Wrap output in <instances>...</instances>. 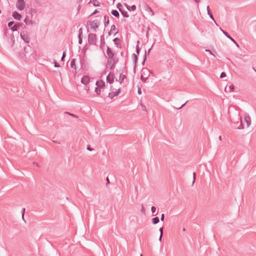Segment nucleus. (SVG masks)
<instances>
[{
    "label": "nucleus",
    "mask_w": 256,
    "mask_h": 256,
    "mask_svg": "<svg viewBox=\"0 0 256 256\" xmlns=\"http://www.w3.org/2000/svg\"><path fill=\"white\" fill-rule=\"evenodd\" d=\"M14 21H11L8 22V26L9 28H12V25L14 24Z\"/></svg>",
    "instance_id": "obj_36"
},
{
    "label": "nucleus",
    "mask_w": 256,
    "mask_h": 256,
    "mask_svg": "<svg viewBox=\"0 0 256 256\" xmlns=\"http://www.w3.org/2000/svg\"><path fill=\"white\" fill-rule=\"evenodd\" d=\"M120 92V89L118 88V90L115 92H109V94H108V96L110 98H112L114 96H118Z\"/></svg>",
    "instance_id": "obj_10"
},
{
    "label": "nucleus",
    "mask_w": 256,
    "mask_h": 256,
    "mask_svg": "<svg viewBox=\"0 0 256 256\" xmlns=\"http://www.w3.org/2000/svg\"><path fill=\"white\" fill-rule=\"evenodd\" d=\"M120 12L124 18H127L129 17V15L126 11L123 10H120Z\"/></svg>",
    "instance_id": "obj_19"
},
{
    "label": "nucleus",
    "mask_w": 256,
    "mask_h": 256,
    "mask_svg": "<svg viewBox=\"0 0 256 256\" xmlns=\"http://www.w3.org/2000/svg\"><path fill=\"white\" fill-rule=\"evenodd\" d=\"M228 88L230 90V92H232L234 89V86L233 84H230Z\"/></svg>",
    "instance_id": "obj_35"
},
{
    "label": "nucleus",
    "mask_w": 256,
    "mask_h": 256,
    "mask_svg": "<svg viewBox=\"0 0 256 256\" xmlns=\"http://www.w3.org/2000/svg\"><path fill=\"white\" fill-rule=\"evenodd\" d=\"M206 10H207V11H208V14L211 20H214V22L216 24L214 19V18L212 14L211 13L210 11V6H208L207 8H206Z\"/></svg>",
    "instance_id": "obj_16"
},
{
    "label": "nucleus",
    "mask_w": 256,
    "mask_h": 256,
    "mask_svg": "<svg viewBox=\"0 0 256 256\" xmlns=\"http://www.w3.org/2000/svg\"><path fill=\"white\" fill-rule=\"evenodd\" d=\"M126 78V76L123 74H120L119 77V80L120 81V82L122 83L124 80Z\"/></svg>",
    "instance_id": "obj_27"
},
{
    "label": "nucleus",
    "mask_w": 256,
    "mask_h": 256,
    "mask_svg": "<svg viewBox=\"0 0 256 256\" xmlns=\"http://www.w3.org/2000/svg\"><path fill=\"white\" fill-rule=\"evenodd\" d=\"M226 76V73L225 72H222L220 75V78H222Z\"/></svg>",
    "instance_id": "obj_37"
},
{
    "label": "nucleus",
    "mask_w": 256,
    "mask_h": 256,
    "mask_svg": "<svg viewBox=\"0 0 256 256\" xmlns=\"http://www.w3.org/2000/svg\"><path fill=\"white\" fill-rule=\"evenodd\" d=\"M141 212L143 213L144 212H145V210H144V207L143 206H142V209H141Z\"/></svg>",
    "instance_id": "obj_63"
},
{
    "label": "nucleus",
    "mask_w": 256,
    "mask_h": 256,
    "mask_svg": "<svg viewBox=\"0 0 256 256\" xmlns=\"http://www.w3.org/2000/svg\"><path fill=\"white\" fill-rule=\"evenodd\" d=\"M136 6L135 5H132V6H129L127 10H128L129 11H134V10H136Z\"/></svg>",
    "instance_id": "obj_28"
},
{
    "label": "nucleus",
    "mask_w": 256,
    "mask_h": 256,
    "mask_svg": "<svg viewBox=\"0 0 256 256\" xmlns=\"http://www.w3.org/2000/svg\"><path fill=\"white\" fill-rule=\"evenodd\" d=\"M87 150L89 151H92L94 150V148H90V146L89 145L87 146Z\"/></svg>",
    "instance_id": "obj_52"
},
{
    "label": "nucleus",
    "mask_w": 256,
    "mask_h": 256,
    "mask_svg": "<svg viewBox=\"0 0 256 256\" xmlns=\"http://www.w3.org/2000/svg\"><path fill=\"white\" fill-rule=\"evenodd\" d=\"M120 39L118 38H114L113 40V42L114 44L116 46H118L119 44L118 42H120Z\"/></svg>",
    "instance_id": "obj_29"
},
{
    "label": "nucleus",
    "mask_w": 256,
    "mask_h": 256,
    "mask_svg": "<svg viewBox=\"0 0 256 256\" xmlns=\"http://www.w3.org/2000/svg\"><path fill=\"white\" fill-rule=\"evenodd\" d=\"M30 12L31 14V15L32 16L34 14H36V10L34 8H30Z\"/></svg>",
    "instance_id": "obj_33"
},
{
    "label": "nucleus",
    "mask_w": 256,
    "mask_h": 256,
    "mask_svg": "<svg viewBox=\"0 0 256 256\" xmlns=\"http://www.w3.org/2000/svg\"><path fill=\"white\" fill-rule=\"evenodd\" d=\"M122 4L120 3H118L116 5V8L118 9V10L120 11V10H122Z\"/></svg>",
    "instance_id": "obj_38"
},
{
    "label": "nucleus",
    "mask_w": 256,
    "mask_h": 256,
    "mask_svg": "<svg viewBox=\"0 0 256 256\" xmlns=\"http://www.w3.org/2000/svg\"><path fill=\"white\" fill-rule=\"evenodd\" d=\"M106 54L110 60H112L114 58L115 54L108 46H107Z\"/></svg>",
    "instance_id": "obj_5"
},
{
    "label": "nucleus",
    "mask_w": 256,
    "mask_h": 256,
    "mask_svg": "<svg viewBox=\"0 0 256 256\" xmlns=\"http://www.w3.org/2000/svg\"><path fill=\"white\" fill-rule=\"evenodd\" d=\"M141 72V74H142L144 76H148V74H150V73H152L148 68H142Z\"/></svg>",
    "instance_id": "obj_14"
},
{
    "label": "nucleus",
    "mask_w": 256,
    "mask_h": 256,
    "mask_svg": "<svg viewBox=\"0 0 256 256\" xmlns=\"http://www.w3.org/2000/svg\"><path fill=\"white\" fill-rule=\"evenodd\" d=\"M153 45H152V46H151L150 48L148 51L146 50H145V54H144V60H143V61L142 62V64L144 66V63H145V62H146V56H148L150 54V52L152 48V47Z\"/></svg>",
    "instance_id": "obj_12"
},
{
    "label": "nucleus",
    "mask_w": 256,
    "mask_h": 256,
    "mask_svg": "<svg viewBox=\"0 0 256 256\" xmlns=\"http://www.w3.org/2000/svg\"><path fill=\"white\" fill-rule=\"evenodd\" d=\"M25 2L24 0H18L16 4V8L19 10H22L25 8Z\"/></svg>",
    "instance_id": "obj_4"
},
{
    "label": "nucleus",
    "mask_w": 256,
    "mask_h": 256,
    "mask_svg": "<svg viewBox=\"0 0 256 256\" xmlns=\"http://www.w3.org/2000/svg\"><path fill=\"white\" fill-rule=\"evenodd\" d=\"M221 30L222 31V33L228 38H229L231 41H232L233 42H236V40L228 34V32L226 31L222 30L220 28Z\"/></svg>",
    "instance_id": "obj_13"
},
{
    "label": "nucleus",
    "mask_w": 256,
    "mask_h": 256,
    "mask_svg": "<svg viewBox=\"0 0 256 256\" xmlns=\"http://www.w3.org/2000/svg\"><path fill=\"white\" fill-rule=\"evenodd\" d=\"M82 37V28H80L78 30V37Z\"/></svg>",
    "instance_id": "obj_34"
},
{
    "label": "nucleus",
    "mask_w": 256,
    "mask_h": 256,
    "mask_svg": "<svg viewBox=\"0 0 256 256\" xmlns=\"http://www.w3.org/2000/svg\"><path fill=\"white\" fill-rule=\"evenodd\" d=\"M139 42H140L138 40L137 42V45L136 46V54H138V55L140 54V48L138 46Z\"/></svg>",
    "instance_id": "obj_30"
},
{
    "label": "nucleus",
    "mask_w": 256,
    "mask_h": 256,
    "mask_svg": "<svg viewBox=\"0 0 256 256\" xmlns=\"http://www.w3.org/2000/svg\"><path fill=\"white\" fill-rule=\"evenodd\" d=\"M160 222V219L158 216L154 217L152 218V222L154 224H158Z\"/></svg>",
    "instance_id": "obj_26"
},
{
    "label": "nucleus",
    "mask_w": 256,
    "mask_h": 256,
    "mask_svg": "<svg viewBox=\"0 0 256 256\" xmlns=\"http://www.w3.org/2000/svg\"><path fill=\"white\" fill-rule=\"evenodd\" d=\"M132 57L134 58V72H135V69H136V64L138 60V57L137 55L136 54H132Z\"/></svg>",
    "instance_id": "obj_18"
},
{
    "label": "nucleus",
    "mask_w": 256,
    "mask_h": 256,
    "mask_svg": "<svg viewBox=\"0 0 256 256\" xmlns=\"http://www.w3.org/2000/svg\"><path fill=\"white\" fill-rule=\"evenodd\" d=\"M111 14L112 16L116 18H118L120 16V14L117 10H112Z\"/></svg>",
    "instance_id": "obj_21"
},
{
    "label": "nucleus",
    "mask_w": 256,
    "mask_h": 256,
    "mask_svg": "<svg viewBox=\"0 0 256 256\" xmlns=\"http://www.w3.org/2000/svg\"><path fill=\"white\" fill-rule=\"evenodd\" d=\"M106 186H107L108 184H110V180L108 177H106Z\"/></svg>",
    "instance_id": "obj_56"
},
{
    "label": "nucleus",
    "mask_w": 256,
    "mask_h": 256,
    "mask_svg": "<svg viewBox=\"0 0 256 256\" xmlns=\"http://www.w3.org/2000/svg\"><path fill=\"white\" fill-rule=\"evenodd\" d=\"M100 22L98 20H94L92 22L88 21L86 22L88 26H90V28L92 29L95 32H96L97 28H98Z\"/></svg>",
    "instance_id": "obj_1"
},
{
    "label": "nucleus",
    "mask_w": 256,
    "mask_h": 256,
    "mask_svg": "<svg viewBox=\"0 0 256 256\" xmlns=\"http://www.w3.org/2000/svg\"><path fill=\"white\" fill-rule=\"evenodd\" d=\"M117 61L114 60V58L112 60V63H114V64L115 65L117 63Z\"/></svg>",
    "instance_id": "obj_59"
},
{
    "label": "nucleus",
    "mask_w": 256,
    "mask_h": 256,
    "mask_svg": "<svg viewBox=\"0 0 256 256\" xmlns=\"http://www.w3.org/2000/svg\"><path fill=\"white\" fill-rule=\"evenodd\" d=\"M70 66L72 68L76 69V60L74 58H73L71 60Z\"/></svg>",
    "instance_id": "obj_22"
},
{
    "label": "nucleus",
    "mask_w": 256,
    "mask_h": 256,
    "mask_svg": "<svg viewBox=\"0 0 256 256\" xmlns=\"http://www.w3.org/2000/svg\"><path fill=\"white\" fill-rule=\"evenodd\" d=\"M92 2V0H90L89 4ZM92 4L95 7H98L100 6V2L98 1L97 0H94L92 1Z\"/></svg>",
    "instance_id": "obj_23"
},
{
    "label": "nucleus",
    "mask_w": 256,
    "mask_h": 256,
    "mask_svg": "<svg viewBox=\"0 0 256 256\" xmlns=\"http://www.w3.org/2000/svg\"><path fill=\"white\" fill-rule=\"evenodd\" d=\"M90 81V78L88 76H84L81 79V82L84 84H87Z\"/></svg>",
    "instance_id": "obj_6"
},
{
    "label": "nucleus",
    "mask_w": 256,
    "mask_h": 256,
    "mask_svg": "<svg viewBox=\"0 0 256 256\" xmlns=\"http://www.w3.org/2000/svg\"><path fill=\"white\" fill-rule=\"evenodd\" d=\"M54 66L55 68H60V65L56 61H54Z\"/></svg>",
    "instance_id": "obj_46"
},
{
    "label": "nucleus",
    "mask_w": 256,
    "mask_h": 256,
    "mask_svg": "<svg viewBox=\"0 0 256 256\" xmlns=\"http://www.w3.org/2000/svg\"><path fill=\"white\" fill-rule=\"evenodd\" d=\"M96 86L100 88H102L105 86V82L102 80H99L96 81Z\"/></svg>",
    "instance_id": "obj_11"
},
{
    "label": "nucleus",
    "mask_w": 256,
    "mask_h": 256,
    "mask_svg": "<svg viewBox=\"0 0 256 256\" xmlns=\"http://www.w3.org/2000/svg\"><path fill=\"white\" fill-rule=\"evenodd\" d=\"M188 102V100L186 101V102H184V104H182L180 108H176L177 109V110H180L181 109L182 107H184L185 104Z\"/></svg>",
    "instance_id": "obj_45"
},
{
    "label": "nucleus",
    "mask_w": 256,
    "mask_h": 256,
    "mask_svg": "<svg viewBox=\"0 0 256 256\" xmlns=\"http://www.w3.org/2000/svg\"><path fill=\"white\" fill-rule=\"evenodd\" d=\"M78 44H81L82 42V37H78Z\"/></svg>",
    "instance_id": "obj_47"
},
{
    "label": "nucleus",
    "mask_w": 256,
    "mask_h": 256,
    "mask_svg": "<svg viewBox=\"0 0 256 256\" xmlns=\"http://www.w3.org/2000/svg\"><path fill=\"white\" fill-rule=\"evenodd\" d=\"M206 51L208 52H210V54H212V55H213L214 56V54L212 53V52L210 50H206Z\"/></svg>",
    "instance_id": "obj_61"
},
{
    "label": "nucleus",
    "mask_w": 256,
    "mask_h": 256,
    "mask_svg": "<svg viewBox=\"0 0 256 256\" xmlns=\"http://www.w3.org/2000/svg\"><path fill=\"white\" fill-rule=\"evenodd\" d=\"M25 211H26V208H22V214L23 215V216H24V212H25Z\"/></svg>",
    "instance_id": "obj_53"
},
{
    "label": "nucleus",
    "mask_w": 256,
    "mask_h": 256,
    "mask_svg": "<svg viewBox=\"0 0 256 256\" xmlns=\"http://www.w3.org/2000/svg\"><path fill=\"white\" fill-rule=\"evenodd\" d=\"M150 76V74H148V76H144L142 74H141V76H140V80L144 82H148V76Z\"/></svg>",
    "instance_id": "obj_25"
},
{
    "label": "nucleus",
    "mask_w": 256,
    "mask_h": 256,
    "mask_svg": "<svg viewBox=\"0 0 256 256\" xmlns=\"http://www.w3.org/2000/svg\"><path fill=\"white\" fill-rule=\"evenodd\" d=\"M10 38H11V40H12V44H14V35H12V36H10Z\"/></svg>",
    "instance_id": "obj_49"
},
{
    "label": "nucleus",
    "mask_w": 256,
    "mask_h": 256,
    "mask_svg": "<svg viewBox=\"0 0 256 256\" xmlns=\"http://www.w3.org/2000/svg\"><path fill=\"white\" fill-rule=\"evenodd\" d=\"M196 178V173L194 172L193 173V182H192V185L194 184V183L195 182Z\"/></svg>",
    "instance_id": "obj_40"
},
{
    "label": "nucleus",
    "mask_w": 256,
    "mask_h": 256,
    "mask_svg": "<svg viewBox=\"0 0 256 256\" xmlns=\"http://www.w3.org/2000/svg\"><path fill=\"white\" fill-rule=\"evenodd\" d=\"M206 51L208 52H210V54H212V55H213L214 56V54L212 53V52L210 50H206Z\"/></svg>",
    "instance_id": "obj_62"
},
{
    "label": "nucleus",
    "mask_w": 256,
    "mask_h": 256,
    "mask_svg": "<svg viewBox=\"0 0 256 256\" xmlns=\"http://www.w3.org/2000/svg\"><path fill=\"white\" fill-rule=\"evenodd\" d=\"M162 234H160V238L158 239L160 242H162Z\"/></svg>",
    "instance_id": "obj_64"
},
{
    "label": "nucleus",
    "mask_w": 256,
    "mask_h": 256,
    "mask_svg": "<svg viewBox=\"0 0 256 256\" xmlns=\"http://www.w3.org/2000/svg\"><path fill=\"white\" fill-rule=\"evenodd\" d=\"M159 231H160V234H163V227L160 228L159 229Z\"/></svg>",
    "instance_id": "obj_55"
},
{
    "label": "nucleus",
    "mask_w": 256,
    "mask_h": 256,
    "mask_svg": "<svg viewBox=\"0 0 256 256\" xmlns=\"http://www.w3.org/2000/svg\"><path fill=\"white\" fill-rule=\"evenodd\" d=\"M138 94H142V91H141V89L140 88H138Z\"/></svg>",
    "instance_id": "obj_60"
},
{
    "label": "nucleus",
    "mask_w": 256,
    "mask_h": 256,
    "mask_svg": "<svg viewBox=\"0 0 256 256\" xmlns=\"http://www.w3.org/2000/svg\"><path fill=\"white\" fill-rule=\"evenodd\" d=\"M65 114H68V115H70V116H72L74 118H78V116H76V115H74V114H70V113L68 112H66Z\"/></svg>",
    "instance_id": "obj_41"
},
{
    "label": "nucleus",
    "mask_w": 256,
    "mask_h": 256,
    "mask_svg": "<svg viewBox=\"0 0 256 256\" xmlns=\"http://www.w3.org/2000/svg\"><path fill=\"white\" fill-rule=\"evenodd\" d=\"M66 56V51H64L63 52L62 56V57L61 58V60L62 61H64V58H65Z\"/></svg>",
    "instance_id": "obj_39"
},
{
    "label": "nucleus",
    "mask_w": 256,
    "mask_h": 256,
    "mask_svg": "<svg viewBox=\"0 0 256 256\" xmlns=\"http://www.w3.org/2000/svg\"><path fill=\"white\" fill-rule=\"evenodd\" d=\"M114 81V75L110 72L106 76V82L110 84H112Z\"/></svg>",
    "instance_id": "obj_7"
},
{
    "label": "nucleus",
    "mask_w": 256,
    "mask_h": 256,
    "mask_svg": "<svg viewBox=\"0 0 256 256\" xmlns=\"http://www.w3.org/2000/svg\"><path fill=\"white\" fill-rule=\"evenodd\" d=\"M109 23H110V21H109L108 17L106 16H104V26L105 27L108 26V25Z\"/></svg>",
    "instance_id": "obj_20"
},
{
    "label": "nucleus",
    "mask_w": 256,
    "mask_h": 256,
    "mask_svg": "<svg viewBox=\"0 0 256 256\" xmlns=\"http://www.w3.org/2000/svg\"><path fill=\"white\" fill-rule=\"evenodd\" d=\"M10 29L12 30V32L17 31V30H18V26H16V24H14V26H13L10 28Z\"/></svg>",
    "instance_id": "obj_31"
},
{
    "label": "nucleus",
    "mask_w": 256,
    "mask_h": 256,
    "mask_svg": "<svg viewBox=\"0 0 256 256\" xmlns=\"http://www.w3.org/2000/svg\"><path fill=\"white\" fill-rule=\"evenodd\" d=\"M96 34L90 33L88 35V43L91 44L96 45Z\"/></svg>",
    "instance_id": "obj_3"
},
{
    "label": "nucleus",
    "mask_w": 256,
    "mask_h": 256,
    "mask_svg": "<svg viewBox=\"0 0 256 256\" xmlns=\"http://www.w3.org/2000/svg\"><path fill=\"white\" fill-rule=\"evenodd\" d=\"M110 30L111 31H115L114 34V36H116L118 32V29L116 28V26L114 24H113L111 26Z\"/></svg>",
    "instance_id": "obj_24"
},
{
    "label": "nucleus",
    "mask_w": 256,
    "mask_h": 256,
    "mask_svg": "<svg viewBox=\"0 0 256 256\" xmlns=\"http://www.w3.org/2000/svg\"><path fill=\"white\" fill-rule=\"evenodd\" d=\"M88 48L87 46H86H86L83 48L82 50H83L84 52H85L87 50Z\"/></svg>",
    "instance_id": "obj_57"
},
{
    "label": "nucleus",
    "mask_w": 256,
    "mask_h": 256,
    "mask_svg": "<svg viewBox=\"0 0 256 256\" xmlns=\"http://www.w3.org/2000/svg\"><path fill=\"white\" fill-rule=\"evenodd\" d=\"M164 214H162L161 215L160 220H161V221L164 222Z\"/></svg>",
    "instance_id": "obj_51"
},
{
    "label": "nucleus",
    "mask_w": 256,
    "mask_h": 256,
    "mask_svg": "<svg viewBox=\"0 0 256 256\" xmlns=\"http://www.w3.org/2000/svg\"><path fill=\"white\" fill-rule=\"evenodd\" d=\"M108 65L110 66V70H112L114 69L115 67V65L114 64V63H112V60H108L107 62Z\"/></svg>",
    "instance_id": "obj_17"
},
{
    "label": "nucleus",
    "mask_w": 256,
    "mask_h": 256,
    "mask_svg": "<svg viewBox=\"0 0 256 256\" xmlns=\"http://www.w3.org/2000/svg\"><path fill=\"white\" fill-rule=\"evenodd\" d=\"M16 24V26H18V28L19 29L22 25V23H20V22H17L16 24Z\"/></svg>",
    "instance_id": "obj_48"
},
{
    "label": "nucleus",
    "mask_w": 256,
    "mask_h": 256,
    "mask_svg": "<svg viewBox=\"0 0 256 256\" xmlns=\"http://www.w3.org/2000/svg\"><path fill=\"white\" fill-rule=\"evenodd\" d=\"M244 120L246 123L247 127H248L251 122L250 117L248 115H246L244 116Z\"/></svg>",
    "instance_id": "obj_15"
},
{
    "label": "nucleus",
    "mask_w": 256,
    "mask_h": 256,
    "mask_svg": "<svg viewBox=\"0 0 256 256\" xmlns=\"http://www.w3.org/2000/svg\"><path fill=\"white\" fill-rule=\"evenodd\" d=\"M20 36L21 38L26 44H29L30 42V38L29 36L28 35V33L27 30H22L20 34Z\"/></svg>",
    "instance_id": "obj_2"
},
{
    "label": "nucleus",
    "mask_w": 256,
    "mask_h": 256,
    "mask_svg": "<svg viewBox=\"0 0 256 256\" xmlns=\"http://www.w3.org/2000/svg\"><path fill=\"white\" fill-rule=\"evenodd\" d=\"M141 106L142 107V110H144V111H146V107L144 106L143 104H141Z\"/></svg>",
    "instance_id": "obj_58"
},
{
    "label": "nucleus",
    "mask_w": 256,
    "mask_h": 256,
    "mask_svg": "<svg viewBox=\"0 0 256 256\" xmlns=\"http://www.w3.org/2000/svg\"><path fill=\"white\" fill-rule=\"evenodd\" d=\"M244 127H243V125H242V121L240 120V126L237 128L238 129V130H240V129H242Z\"/></svg>",
    "instance_id": "obj_44"
},
{
    "label": "nucleus",
    "mask_w": 256,
    "mask_h": 256,
    "mask_svg": "<svg viewBox=\"0 0 256 256\" xmlns=\"http://www.w3.org/2000/svg\"><path fill=\"white\" fill-rule=\"evenodd\" d=\"M99 11L97 10H94V11L92 14L91 16H93L94 14H96L98 13Z\"/></svg>",
    "instance_id": "obj_50"
},
{
    "label": "nucleus",
    "mask_w": 256,
    "mask_h": 256,
    "mask_svg": "<svg viewBox=\"0 0 256 256\" xmlns=\"http://www.w3.org/2000/svg\"><path fill=\"white\" fill-rule=\"evenodd\" d=\"M12 16L17 20H20L22 17V15L16 11L12 13Z\"/></svg>",
    "instance_id": "obj_9"
},
{
    "label": "nucleus",
    "mask_w": 256,
    "mask_h": 256,
    "mask_svg": "<svg viewBox=\"0 0 256 256\" xmlns=\"http://www.w3.org/2000/svg\"><path fill=\"white\" fill-rule=\"evenodd\" d=\"M151 211L152 214H154L156 211V208L154 206H152L151 208Z\"/></svg>",
    "instance_id": "obj_42"
},
{
    "label": "nucleus",
    "mask_w": 256,
    "mask_h": 256,
    "mask_svg": "<svg viewBox=\"0 0 256 256\" xmlns=\"http://www.w3.org/2000/svg\"><path fill=\"white\" fill-rule=\"evenodd\" d=\"M103 36H101L100 37V41H101V44H105V42H104V38H103Z\"/></svg>",
    "instance_id": "obj_43"
},
{
    "label": "nucleus",
    "mask_w": 256,
    "mask_h": 256,
    "mask_svg": "<svg viewBox=\"0 0 256 256\" xmlns=\"http://www.w3.org/2000/svg\"><path fill=\"white\" fill-rule=\"evenodd\" d=\"M32 16H31L30 19H29L28 17L26 16V17L24 20V22L26 25H32L36 24V22L32 20Z\"/></svg>",
    "instance_id": "obj_8"
},
{
    "label": "nucleus",
    "mask_w": 256,
    "mask_h": 256,
    "mask_svg": "<svg viewBox=\"0 0 256 256\" xmlns=\"http://www.w3.org/2000/svg\"><path fill=\"white\" fill-rule=\"evenodd\" d=\"M28 48H30V46H28V47H24V50L26 53L28 52Z\"/></svg>",
    "instance_id": "obj_54"
},
{
    "label": "nucleus",
    "mask_w": 256,
    "mask_h": 256,
    "mask_svg": "<svg viewBox=\"0 0 256 256\" xmlns=\"http://www.w3.org/2000/svg\"><path fill=\"white\" fill-rule=\"evenodd\" d=\"M94 92L98 95H100L101 92L100 88L96 87L94 89Z\"/></svg>",
    "instance_id": "obj_32"
}]
</instances>
